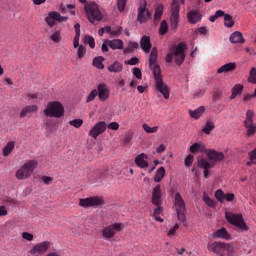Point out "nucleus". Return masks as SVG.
<instances>
[{"label": "nucleus", "instance_id": "1", "mask_svg": "<svg viewBox=\"0 0 256 256\" xmlns=\"http://www.w3.org/2000/svg\"><path fill=\"white\" fill-rule=\"evenodd\" d=\"M152 75L155 80V87L159 93H161L164 99H169L171 90L167 84L163 83V74H161V67L159 65H150Z\"/></svg>", "mask_w": 256, "mask_h": 256}, {"label": "nucleus", "instance_id": "2", "mask_svg": "<svg viewBox=\"0 0 256 256\" xmlns=\"http://www.w3.org/2000/svg\"><path fill=\"white\" fill-rule=\"evenodd\" d=\"M185 51H187V44L180 42L174 48V51L167 54L166 63H173L174 60L176 65H183L185 61Z\"/></svg>", "mask_w": 256, "mask_h": 256}, {"label": "nucleus", "instance_id": "3", "mask_svg": "<svg viewBox=\"0 0 256 256\" xmlns=\"http://www.w3.org/2000/svg\"><path fill=\"white\" fill-rule=\"evenodd\" d=\"M38 162L37 160H29L25 162L20 169L16 171V179L23 181L29 179L33 175V171L37 169Z\"/></svg>", "mask_w": 256, "mask_h": 256}, {"label": "nucleus", "instance_id": "4", "mask_svg": "<svg viewBox=\"0 0 256 256\" xmlns=\"http://www.w3.org/2000/svg\"><path fill=\"white\" fill-rule=\"evenodd\" d=\"M84 11L90 23H95V21H101L103 19V13L99 9V5L95 2L86 3L84 5Z\"/></svg>", "mask_w": 256, "mask_h": 256}, {"label": "nucleus", "instance_id": "5", "mask_svg": "<svg viewBox=\"0 0 256 256\" xmlns=\"http://www.w3.org/2000/svg\"><path fill=\"white\" fill-rule=\"evenodd\" d=\"M152 205H155L153 217L161 215L163 213V193L161 192V185L158 184L153 188L152 191V198H151Z\"/></svg>", "mask_w": 256, "mask_h": 256}, {"label": "nucleus", "instance_id": "6", "mask_svg": "<svg viewBox=\"0 0 256 256\" xmlns=\"http://www.w3.org/2000/svg\"><path fill=\"white\" fill-rule=\"evenodd\" d=\"M44 115L46 117H55L56 119H60V117L65 115V108L61 102H49L46 109H44Z\"/></svg>", "mask_w": 256, "mask_h": 256}, {"label": "nucleus", "instance_id": "7", "mask_svg": "<svg viewBox=\"0 0 256 256\" xmlns=\"http://www.w3.org/2000/svg\"><path fill=\"white\" fill-rule=\"evenodd\" d=\"M105 205V200L103 197L99 196H91L88 198H80L79 199V206L83 207L84 209H89L92 207L93 209H97Z\"/></svg>", "mask_w": 256, "mask_h": 256}, {"label": "nucleus", "instance_id": "8", "mask_svg": "<svg viewBox=\"0 0 256 256\" xmlns=\"http://www.w3.org/2000/svg\"><path fill=\"white\" fill-rule=\"evenodd\" d=\"M181 11V4L179 0H173L171 4L170 27L174 31L179 26V13Z\"/></svg>", "mask_w": 256, "mask_h": 256}, {"label": "nucleus", "instance_id": "9", "mask_svg": "<svg viewBox=\"0 0 256 256\" xmlns=\"http://www.w3.org/2000/svg\"><path fill=\"white\" fill-rule=\"evenodd\" d=\"M226 219L228 223L234 225V227H238L240 231H249V226H247V223L243 220L242 214H226Z\"/></svg>", "mask_w": 256, "mask_h": 256}, {"label": "nucleus", "instance_id": "10", "mask_svg": "<svg viewBox=\"0 0 256 256\" xmlns=\"http://www.w3.org/2000/svg\"><path fill=\"white\" fill-rule=\"evenodd\" d=\"M151 11L147 10V1L140 2L138 6L137 21L138 23H147L151 19Z\"/></svg>", "mask_w": 256, "mask_h": 256}, {"label": "nucleus", "instance_id": "11", "mask_svg": "<svg viewBox=\"0 0 256 256\" xmlns=\"http://www.w3.org/2000/svg\"><path fill=\"white\" fill-rule=\"evenodd\" d=\"M124 227L122 223L111 224L103 229L102 236L105 237V239H112L119 231H123Z\"/></svg>", "mask_w": 256, "mask_h": 256}, {"label": "nucleus", "instance_id": "12", "mask_svg": "<svg viewBox=\"0 0 256 256\" xmlns=\"http://www.w3.org/2000/svg\"><path fill=\"white\" fill-rule=\"evenodd\" d=\"M51 247V242L49 241H43V242H39L36 243L32 249H30L29 253L30 255H45V253H47V251H49Z\"/></svg>", "mask_w": 256, "mask_h": 256}, {"label": "nucleus", "instance_id": "13", "mask_svg": "<svg viewBox=\"0 0 256 256\" xmlns=\"http://www.w3.org/2000/svg\"><path fill=\"white\" fill-rule=\"evenodd\" d=\"M208 251L216 253V255H223L225 251H229V244L223 242H213L207 245Z\"/></svg>", "mask_w": 256, "mask_h": 256}, {"label": "nucleus", "instance_id": "14", "mask_svg": "<svg viewBox=\"0 0 256 256\" xmlns=\"http://www.w3.org/2000/svg\"><path fill=\"white\" fill-rule=\"evenodd\" d=\"M105 131H107V123H105V121H100L89 131V136L93 139H97V137L102 135V133H105Z\"/></svg>", "mask_w": 256, "mask_h": 256}, {"label": "nucleus", "instance_id": "15", "mask_svg": "<svg viewBox=\"0 0 256 256\" xmlns=\"http://www.w3.org/2000/svg\"><path fill=\"white\" fill-rule=\"evenodd\" d=\"M198 167H200V169H204L205 179H209V177H211V172H209V169H212L213 164L209 163L207 159L205 158L198 159Z\"/></svg>", "mask_w": 256, "mask_h": 256}, {"label": "nucleus", "instance_id": "16", "mask_svg": "<svg viewBox=\"0 0 256 256\" xmlns=\"http://www.w3.org/2000/svg\"><path fill=\"white\" fill-rule=\"evenodd\" d=\"M140 47L144 53H151V47H152L151 37L144 35L140 39Z\"/></svg>", "mask_w": 256, "mask_h": 256}, {"label": "nucleus", "instance_id": "17", "mask_svg": "<svg viewBox=\"0 0 256 256\" xmlns=\"http://www.w3.org/2000/svg\"><path fill=\"white\" fill-rule=\"evenodd\" d=\"M135 164L140 169H147L149 167V162H147V155L145 153H141L135 158Z\"/></svg>", "mask_w": 256, "mask_h": 256}, {"label": "nucleus", "instance_id": "18", "mask_svg": "<svg viewBox=\"0 0 256 256\" xmlns=\"http://www.w3.org/2000/svg\"><path fill=\"white\" fill-rule=\"evenodd\" d=\"M212 237L214 239H225L226 241H229V239H231V235H229V232H227V229L225 228H220L217 231H215L212 234Z\"/></svg>", "mask_w": 256, "mask_h": 256}, {"label": "nucleus", "instance_id": "19", "mask_svg": "<svg viewBox=\"0 0 256 256\" xmlns=\"http://www.w3.org/2000/svg\"><path fill=\"white\" fill-rule=\"evenodd\" d=\"M98 97L100 101H106V99H109V88H107L106 84H100L98 86Z\"/></svg>", "mask_w": 256, "mask_h": 256}, {"label": "nucleus", "instance_id": "20", "mask_svg": "<svg viewBox=\"0 0 256 256\" xmlns=\"http://www.w3.org/2000/svg\"><path fill=\"white\" fill-rule=\"evenodd\" d=\"M187 19L189 23L195 25L196 23H199V21H201V13H199V11L197 10H192L188 12Z\"/></svg>", "mask_w": 256, "mask_h": 256}, {"label": "nucleus", "instance_id": "21", "mask_svg": "<svg viewBox=\"0 0 256 256\" xmlns=\"http://www.w3.org/2000/svg\"><path fill=\"white\" fill-rule=\"evenodd\" d=\"M207 157L210 161H223V159H225V154H223V152L210 150L207 153Z\"/></svg>", "mask_w": 256, "mask_h": 256}, {"label": "nucleus", "instance_id": "22", "mask_svg": "<svg viewBox=\"0 0 256 256\" xmlns=\"http://www.w3.org/2000/svg\"><path fill=\"white\" fill-rule=\"evenodd\" d=\"M175 207L176 211H186L185 200H183L179 192L175 194Z\"/></svg>", "mask_w": 256, "mask_h": 256}, {"label": "nucleus", "instance_id": "23", "mask_svg": "<svg viewBox=\"0 0 256 256\" xmlns=\"http://www.w3.org/2000/svg\"><path fill=\"white\" fill-rule=\"evenodd\" d=\"M39 108L37 107V105H29L24 107L21 112H20V118L24 119V117H27V115H29V113H36V111Z\"/></svg>", "mask_w": 256, "mask_h": 256}, {"label": "nucleus", "instance_id": "24", "mask_svg": "<svg viewBox=\"0 0 256 256\" xmlns=\"http://www.w3.org/2000/svg\"><path fill=\"white\" fill-rule=\"evenodd\" d=\"M231 43H245V38H243V34L239 31H236L230 35Z\"/></svg>", "mask_w": 256, "mask_h": 256}, {"label": "nucleus", "instance_id": "25", "mask_svg": "<svg viewBox=\"0 0 256 256\" xmlns=\"http://www.w3.org/2000/svg\"><path fill=\"white\" fill-rule=\"evenodd\" d=\"M13 149H15V142L9 141L2 150L3 157H9L13 153Z\"/></svg>", "mask_w": 256, "mask_h": 256}, {"label": "nucleus", "instance_id": "26", "mask_svg": "<svg viewBox=\"0 0 256 256\" xmlns=\"http://www.w3.org/2000/svg\"><path fill=\"white\" fill-rule=\"evenodd\" d=\"M244 126L247 129V137H253L256 133V123L255 122H244Z\"/></svg>", "mask_w": 256, "mask_h": 256}, {"label": "nucleus", "instance_id": "27", "mask_svg": "<svg viewBox=\"0 0 256 256\" xmlns=\"http://www.w3.org/2000/svg\"><path fill=\"white\" fill-rule=\"evenodd\" d=\"M110 49L117 50V49H123V40L120 39H114V40H108L107 41Z\"/></svg>", "mask_w": 256, "mask_h": 256}, {"label": "nucleus", "instance_id": "28", "mask_svg": "<svg viewBox=\"0 0 256 256\" xmlns=\"http://www.w3.org/2000/svg\"><path fill=\"white\" fill-rule=\"evenodd\" d=\"M205 113V107L200 106L199 108L195 110H189V115L192 117V119H199L201 115Z\"/></svg>", "mask_w": 256, "mask_h": 256}, {"label": "nucleus", "instance_id": "29", "mask_svg": "<svg viewBox=\"0 0 256 256\" xmlns=\"http://www.w3.org/2000/svg\"><path fill=\"white\" fill-rule=\"evenodd\" d=\"M165 173V167L161 166L160 168H158L154 176L155 183H161V181H163V178L165 177Z\"/></svg>", "mask_w": 256, "mask_h": 256}, {"label": "nucleus", "instance_id": "30", "mask_svg": "<svg viewBox=\"0 0 256 256\" xmlns=\"http://www.w3.org/2000/svg\"><path fill=\"white\" fill-rule=\"evenodd\" d=\"M190 151L191 153H205V145H203L201 142H196L192 144Z\"/></svg>", "mask_w": 256, "mask_h": 256}, {"label": "nucleus", "instance_id": "31", "mask_svg": "<svg viewBox=\"0 0 256 256\" xmlns=\"http://www.w3.org/2000/svg\"><path fill=\"white\" fill-rule=\"evenodd\" d=\"M215 129V122L213 120H207L206 124L202 128V132L205 133V135H211V131Z\"/></svg>", "mask_w": 256, "mask_h": 256}, {"label": "nucleus", "instance_id": "32", "mask_svg": "<svg viewBox=\"0 0 256 256\" xmlns=\"http://www.w3.org/2000/svg\"><path fill=\"white\" fill-rule=\"evenodd\" d=\"M158 55L159 51L157 50V47H153L149 56V65H157Z\"/></svg>", "mask_w": 256, "mask_h": 256}, {"label": "nucleus", "instance_id": "33", "mask_svg": "<svg viewBox=\"0 0 256 256\" xmlns=\"http://www.w3.org/2000/svg\"><path fill=\"white\" fill-rule=\"evenodd\" d=\"M232 94L230 96V99L233 100L237 97V95H241L243 93V85L242 84H236L232 88Z\"/></svg>", "mask_w": 256, "mask_h": 256}, {"label": "nucleus", "instance_id": "34", "mask_svg": "<svg viewBox=\"0 0 256 256\" xmlns=\"http://www.w3.org/2000/svg\"><path fill=\"white\" fill-rule=\"evenodd\" d=\"M55 11L49 12L48 16L45 18V22L49 27H55V21H57Z\"/></svg>", "mask_w": 256, "mask_h": 256}, {"label": "nucleus", "instance_id": "35", "mask_svg": "<svg viewBox=\"0 0 256 256\" xmlns=\"http://www.w3.org/2000/svg\"><path fill=\"white\" fill-rule=\"evenodd\" d=\"M163 9V4H160L155 8L154 21H161V17H163Z\"/></svg>", "mask_w": 256, "mask_h": 256}, {"label": "nucleus", "instance_id": "36", "mask_svg": "<svg viewBox=\"0 0 256 256\" xmlns=\"http://www.w3.org/2000/svg\"><path fill=\"white\" fill-rule=\"evenodd\" d=\"M139 43L137 42H129L128 46L124 49V54L127 55L129 53H133L135 49H138Z\"/></svg>", "mask_w": 256, "mask_h": 256}, {"label": "nucleus", "instance_id": "37", "mask_svg": "<svg viewBox=\"0 0 256 256\" xmlns=\"http://www.w3.org/2000/svg\"><path fill=\"white\" fill-rule=\"evenodd\" d=\"M224 25H225V27H228L229 29H231V27H233L235 25L233 16H231L230 14H226L224 16Z\"/></svg>", "mask_w": 256, "mask_h": 256}, {"label": "nucleus", "instance_id": "38", "mask_svg": "<svg viewBox=\"0 0 256 256\" xmlns=\"http://www.w3.org/2000/svg\"><path fill=\"white\" fill-rule=\"evenodd\" d=\"M235 65H223L217 71V73H229L230 71H235Z\"/></svg>", "mask_w": 256, "mask_h": 256}, {"label": "nucleus", "instance_id": "39", "mask_svg": "<svg viewBox=\"0 0 256 256\" xmlns=\"http://www.w3.org/2000/svg\"><path fill=\"white\" fill-rule=\"evenodd\" d=\"M132 140H133V133L128 132L124 136L123 143H124V145H126V147H131V145H133V143L131 142Z\"/></svg>", "mask_w": 256, "mask_h": 256}, {"label": "nucleus", "instance_id": "40", "mask_svg": "<svg viewBox=\"0 0 256 256\" xmlns=\"http://www.w3.org/2000/svg\"><path fill=\"white\" fill-rule=\"evenodd\" d=\"M248 83H252V85H256V68L255 67H253L250 70V74L248 77Z\"/></svg>", "mask_w": 256, "mask_h": 256}, {"label": "nucleus", "instance_id": "41", "mask_svg": "<svg viewBox=\"0 0 256 256\" xmlns=\"http://www.w3.org/2000/svg\"><path fill=\"white\" fill-rule=\"evenodd\" d=\"M167 31H169V25L167 24V21L163 20L160 23L159 33L161 35H165L167 33Z\"/></svg>", "mask_w": 256, "mask_h": 256}, {"label": "nucleus", "instance_id": "42", "mask_svg": "<svg viewBox=\"0 0 256 256\" xmlns=\"http://www.w3.org/2000/svg\"><path fill=\"white\" fill-rule=\"evenodd\" d=\"M142 128L144 131H146V133H157V131H159V126L151 127L148 124H143Z\"/></svg>", "mask_w": 256, "mask_h": 256}, {"label": "nucleus", "instance_id": "43", "mask_svg": "<svg viewBox=\"0 0 256 256\" xmlns=\"http://www.w3.org/2000/svg\"><path fill=\"white\" fill-rule=\"evenodd\" d=\"M108 71H110V73H121V71H123V66L110 65V66H108Z\"/></svg>", "mask_w": 256, "mask_h": 256}, {"label": "nucleus", "instance_id": "44", "mask_svg": "<svg viewBox=\"0 0 256 256\" xmlns=\"http://www.w3.org/2000/svg\"><path fill=\"white\" fill-rule=\"evenodd\" d=\"M253 117H255V112L253 110H247L244 123H253Z\"/></svg>", "mask_w": 256, "mask_h": 256}, {"label": "nucleus", "instance_id": "45", "mask_svg": "<svg viewBox=\"0 0 256 256\" xmlns=\"http://www.w3.org/2000/svg\"><path fill=\"white\" fill-rule=\"evenodd\" d=\"M50 39L54 42V43H59V41H61V31L56 30L54 32V34H52L50 36Z\"/></svg>", "mask_w": 256, "mask_h": 256}, {"label": "nucleus", "instance_id": "46", "mask_svg": "<svg viewBox=\"0 0 256 256\" xmlns=\"http://www.w3.org/2000/svg\"><path fill=\"white\" fill-rule=\"evenodd\" d=\"M215 198L217 199V201H219L220 203H223V200L225 199V192H223V190L219 189L215 192Z\"/></svg>", "mask_w": 256, "mask_h": 256}, {"label": "nucleus", "instance_id": "47", "mask_svg": "<svg viewBox=\"0 0 256 256\" xmlns=\"http://www.w3.org/2000/svg\"><path fill=\"white\" fill-rule=\"evenodd\" d=\"M85 43L89 44L90 49H95V38H93L92 36L86 35Z\"/></svg>", "mask_w": 256, "mask_h": 256}, {"label": "nucleus", "instance_id": "48", "mask_svg": "<svg viewBox=\"0 0 256 256\" xmlns=\"http://www.w3.org/2000/svg\"><path fill=\"white\" fill-rule=\"evenodd\" d=\"M69 125L72 127H75L76 129H79L83 125V120L82 119H74L69 122Z\"/></svg>", "mask_w": 256, "mask_h": 256}, {"label": "nucleus", "instance_id": "49", "mask_svg": "<svg viewBox=\"0 0 256 256\" xmlns=\"http://www.w3.org/2000/svg\"><path fill=\"white\" fill-rule=\"evenodd\" d=\"M97 95H98L97 89L92 90L86 99V103H91V101H95V97H97Z\"/></svg>", "mask_w": 256, "mask_h": 256}, {"label": "nucleus", "instance_id": "50", "mask_svg": "<svg viewBox=\"0 0 256 256\" xmlns=\"http://www.w3.org/2000/svg\"><path fill=\"white\" fill-rule=\"evenodd\" d=\"M256 165V148L250 153V161L247 162V165Z\"/></svg>", "mask_w": 256, "mask_h": 256}, {"label": "nucleus", "instance_id": "51", "mask_svg": "<svg viewBox=\"0 0 256 256\" xmlns=\"http://www.w3.org/2000/svg\"><path fill=\"white\" fill-rule=\"evenodd\" d=\"M118 10L120 12L125 11V7H127V0H118L117 1Z\"/></svg>", "mask_w": 256, "mask_h": 256}, {"label": "nucleus", "instance_id": "52", "mask_svg": "<svg viewBox=\"0 0 256 256\" xmlns=\"http://www.w3.org/2000/svg\"><path fill=\"white\" fill-rule=\"evenodd\" d=\"M194 159H195V158H194L193 154H189V155L185 158V160H184V163H185L186 167H191V165H193Z\"/></svg>", "mask_w": 256, "mask_h": 256}, {"label": "nucleus", "instance_id": "53", "mask_svg": "<svg viewBox=\"0 0 256 256\" xmlns=\"http://www.w3.org/2000/svg\"><path fill=\"white\" fill-rule=\"evenodd\" d=\"M178 220H180L182 223H185L187 219L185 218V210H176Z\"/></svg>", "mask_w": 256, "mask_h": 256}, {"label": "nucleus", "instance_id": "54", "mask_svg": "<svg viewBox=\"0 0 256 256\" xmlns=\"http://www.w3.org/2000/svg\"><path fill=\"white\" fill-rule=\"evenodd\" d=\"M71 9H75V5L73 4H68L66 6H63V4L60 5V11L63 14L67 13V11Z\"/></svg>", "mask_w": 256, "mask_h": 256}, {"label": "nucleus", "instance_id": "55", "mask_svg": "<svg viewBox=\"0 0 256 256\" xmlns=\"http://www.w3.org/2000/svg\"><path fill=\"white\" fill-rule=\"evenodd\" d=\"M139 58L133 57L130 60L125 61V65H139Z\"/></svg>", "mask_w": 256, "mask_h": 256}, {"label": "nucleus", "instance_id": "56", "mask_svg": "<svg viewBox=\"0 0 256 256\" xmlns=\"http://www.w3.org/2000/svg\"><path fill=\"white\" fill-rule=\"evenodd\" d=\"M103 61H105V58L103 56H98L93 59L92 65H103Z\"/></svg>", "mask_w": 256, "mask_h": 256}, {"label": "nucleus", "instance_id": "57", "mask_svg": "<svg viewBox=\"0 0 256 256\" xmlns=\"http://www.w3.org/2000/svg\"><path fill=\"white\" fill-rule=\"evenodd\" d=\"M55 15H56V21H58V23H63V21H67L69 19V17L61 16V14L56 11H55Z\"/></svg>", "mask_w": 256, "mask_h": 256}, {"label": "nucleus", "instance_id": "58", "mask_svg": "<svg viewBox=\"0 0 256 256\" xmlns=\"http://www.w3.org/2000/svg\"><path fill=\"white\" fill-rule=\"evenodd\" d=\"M203 199L208 207H215V201H213L209 196H205Z\"/></svg>", "mask_w": 256, "mask_h": 256}, {"label": "nucleus", "instance_id": "59", "mask_svg": "<svg viewBox=\"0 0 256 256\" xmlns=\"http://www.w3.org/2000/svg\"><path fill=\"white\" fill-rule=\"evenodd\" d=\"M22 239H25L26 241H33L34 236H33V234H31L29 232H23Z\"/></svg>", "mask_w": 256, "mask_h": 256}, {"label": "nucleus", "instance_id": "60", "mask_svg": "<svg viewBox=\"0 0 256 256\" xmlns=\"http://www.w3.org/2000/svg\"><path fill=\"white\" fill-rule=\"evenodd\" d=\"M133 75L136 77V79L143 78V73H141V69L139 68H133Z\"/></svg>", "mask_w": 256, "mask_h": 256}, {"label": "nucleus", "instance_id": "61", "mask_svg": "<svg viewBox=\"0 0 256 256\" xmlns=\"http://www.w3.org/2000/svg\"><path fill=\"white\" fill-rule=\"evenodd\" d=\"M205 95V90L198 89L194 92L193 97L194 99H199Z\"/></svg>", "mask_w": 256, "mask_h": 256}, {"label": "nucleus", "instance_id": "62", "mask_svg": "<svg viewBox=\"0 0 256 256\" xmlns=\"http://www.w3.org/2000/svg\"><path fill=\"white\" fill-rule=\"evenodd\" d=\"M85 53H87V50L85 49V47L79 46V47H78V52H77V55H78L79 59H81L82 57H84V56H85Z\"/></svg>", "mask_w": 256, "mask_h": 256}, {"label": "nucleus", "instance_id": "63", "mask_svg": "<svg viewBox=\"0 0 256 256\" xmlns=\"http://www.w3.org/2000/svg\"><path fill=\"white\" fill-rule=\"evenodd\" d=\"M108 129H111L112 131L119 130V123L117 122H111L107 125Z\"/></svg>", "mask_w": 256, "mask_h": 256}, {"label": "nucleus", "instance_id": "64", "mask_svg": "<svg viewBox=\"0 0 256 256\" xmlns=\"http://www.w3.org/2000/svg\"><path fill=\"white\" fill-rule=\"evenodd\" d=\"M5 203H7L8 205H11L12 207L19 205V201L12 199V198L6 199Z\"/></svg>", "mask_w": 256, "mask_h": 256}]
</instances>
